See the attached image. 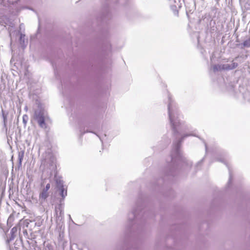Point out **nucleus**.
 <instances>
[{"mask_svg":"<svg viewBox=\"0 0 250 250\" xmlns=\"http://www.w3.org/2000/svg\"><path fill=\"white\" fill-rule=\"evenodd\" d=\"M35 118L37 120L40 127L42 128H46V126L45 124V118L43 113L42 112H40L38 113H36Z\"/></svg>","mask_w":250,"mask_h":250,"instance_id":"obj_1","label":"nucleus"},{"mask_svg":"<svg viewBox=\"0 0 250 250\" xmlns=\"http://www.w3.org/2000/svg\"><path fill=\"white\" fill-rule=\"evenodd\" d=\"M22 160V156L20 158V162L21 163Z\"/></svg>","mask_w":250,"mask_h":250,"instance_id":"obj_8","label":"nucleus"},{"mask_svg":"<svg viewBox=\"0 0 250 250\" xmlns=\"http://www.w3.org/2000/svg\"><path fill=\"white\" fill-rule=\"evenodd\" d=\"M14 229V228H13V229H12V230H11V231H13Z\"/></svg>","mask_w":250,"mask_h":250,"instance_id":"obj_9","label":"nucleus"},{"mask_svg":"<svg viewBox=\"0 0 250 250\" xmlns=\"http://www.w3.org/2000/svg\"><path fill=\"white\" fill-rule=\"evenodd\" d=\"M237 65H238V64L237 63L232 62L231 66H229V64L223 65L222 66V68L223 69H227V70L232 69H233V68H235V67H236L237 66Z\"/></svg>","mask_w":250,"mask_h":250,"instance_id":"obj_4","label":"nucleus"},{"mask_svg":"<svg viewBox=\"0 0 250 250\" xmlns=\"http://www.w3.org/2000/svg\"><path fill=\"white\" fill-rule=\"evenodd\" d=\"M169 117L171 125V126L174 132H176V127L180 125V122H175L174 121V116L169 110Z\"/></svg>","mask_w":250,"mask_h":250,"instance_id":"obj_2","label":"nucleus"},{"mask_svg":"<svg viewBox=\"0 0 250 250\" xmlns=\"http://www.w3.org/2000/svg\"><path fill=\"white\" fill-rule=\"evenodd\" d=\"M50 184H47L46 185L45 188H44L43 189L47 190V191H48L49 189H50Z\"/></svg>","mask_w":250,"mask_h":250,"instance_id":"obj_7","label":"nucleus"},{"mask_svg":"<svg viewBox=\"0 0 250 250\" xmlns=\"http://www.w3.org/2000/svg\"><path fill=\"white\" fill-rule=\"evenodd\" d=\"M243 45L245 47H250V38L246 41H245L243 43Z\"/></svg>","mask_w":250,"mask_h":250,"instance_id":"obj_6","label":"nucleus"},{"mask_svg":"<svg viewBox=\"0 0 250 250\" xmlns=\"http://www.w3.org/2000/svg\"><path fill=\"white\" fill-rule=\"evenodd\" d=\"M61 195L62 198H64L67 195V190L65 189L63 186H62L61 188Z\"/></svg>","mask_w":250,"mask_h":250,"instance_id":"obj_5","label":"nucleus"},{"mask_svg":"<svg viewBox=\"0 0 250 250\" xmlns=\"http://www.w3.org/2000/svg\"><path fill=\"white\" fill-rule=\"evenodd\" d=\"M49 196L48 191L42 189L39 195V199L41 202L45 201Z\"/></svg>","mask_w":250,"mask_h":250,"instance_id":"obj_3","label":"nucleus"}]
</instances>
